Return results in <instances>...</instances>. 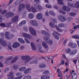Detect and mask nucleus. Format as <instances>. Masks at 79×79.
<instances>
[{
	"label": "nucleus",
	"instance_id": "f8f14e48",
	"mask_svg": "<svg viewBox=\"0 0 79 79\" xmlns=\"http://www.w3.org/2000/svg\"><path fill=\"white\" fill-rule=\"evenodd\" d=\"M77 49H75L71 51L70 53L69 54V55H70V56H73L74 55H75L77 53Z\"/></svg>",
	"mask_w": 79,
	"mask_h": 79
},
{
	"label": "nucleus",
	"instance_id": "a878e982",
	"mask_svg": "<svg viewBox=\"0 0 79 79\" xmlns=\"http://www.w3.org/2000/svg\"><path fill=\"white\" fill-rule=\"evenodd\" d=\"M65 52L66 53H70L71 52V49L70 48H68L65 50Z\"/></svg>",
	"mask_w": 79,
	"mask_h": 79
},
{
	"label": "nucleus",
	"instance_id": "680f3d73",
	"mask_svg": "<svg viewBox=\"0 0 79 79\" xmlns=\"http://www.w3.org/2000/svg\"><path fill=\"white\" fill-rule=\"evenodd\" d=\"M77 60H78V59H76L74 60L73 61V62L74 64H76V63H77Z\"/></svg>",
	"mask_w": 79,
	"mask_h": 79
},
{
	"label": "nucleus",
	"instance_id": "4be33fe9",
	"mask_svg": "<svg viewBox=\"0 0 79 79\" xmlns=\"http://www.w3.org/2000/svg\"><path fill=\"white\" fill-rule=\"evenodd\" d=\"M50 78V77L48 76H43L41 77V79H49Z\"/></svg>",
	"mask_w": 79,
	"mask_h": 79
},
{
	"label": "nucleus",
	"instance_id": "f257e3e1",
	"mask_svg": "<svg viewBox=\"0 0 79 79\" xmlns=\"http://www.w3.org/2000/svg\"><path fill=\"white\" fill-rule=\"evenodd\" d=\"M42 34L44 35V39L46 42L49 44L50 45H52L53 44V41L52 40H50V38H49L50 34L48 32L46 31H45L44 30L42 31Z\"/></svg>",
	"mask_w": 79,
	"mask_h": 79
},
{
	"label": "nucleus",
	"instance_id": "7c9ffc66",
	"mask_svg": "<svg viewBox=\"0 0 79 79\" xmlns=\"http://www.w3.org/2000/svg\"><path fill=\"white\" fill-rule=\"evenodd\" d=\"M31 70V69L30 68L26 69V70L24 71V74H27Z\"/></svg>",
	"mask_w": 79,
	"mask_h": 79
},
{
	"label": "nucleus",
	"instance_id": "338daca9",
	"mask_svg": "<svg viewBox=\"0 0 79 79\" xmlns=\"http://www.w3.org/2000/svg\"><path fill=\"white\" fill-rule=\"evenodd\" d=\"M68 42V40H65L64 42V45L65 46L66 43H67V42Z\"/></svg>",
	"mask_w": 79,
	"mask_h": 79
},
{
	"label": "nucleus",
	"instance_id": "6e6d98bb",
	"mask_svg": "<svg viewBox=\"0 0 79 79\" xmlns=\"http://www.w3.org/2000/svg\"><path fill=\"white\" fill-rule=\"evenodd\" d=\"M0 26L1 27H5V23H2L0 24Z\"/></svg>",
	"mask_w": 79,
	"mask_h": 79
},
{
	"label": "nucleus",
	"instance_id": "79ce46f5",
	"mask_svg": "<svg viewBox=\"0 0 79 79\" xmlns=\"http://www.w3.org/2000/svg\"><path fill=\"white\" fill-rule=\"evenodd\" d=\"M73 38V39H79V37L78 35H74L72 36Z\"/></svg>",
	"mask_w": 79,
	"mask_h": 79
},
{
	"label": "nucleus",
	"instance_id": "de8ad7c7",
	"mask_svg": "<svg viewBox=\"0 0 79 79\" xmlns=\"http://www.w3.org/2000/svg\"><path fill=\"white\" fill-rule=\"evenodd\" d=\"M46 67V65L45 64H41V65L40 66V68H45Z\"/></svg>",
	"mask_w": 79,
	"mask_h": 79
},
{
	"label": "nucleus",
	"instance_id": "0e129e2a",
	"mask_svg": "<svg viewBox=\"0 0 79 79\" xmlns=\"http://www.w3.org/2000/svg\"><path fill=\"white\" fill-rule=\"evenodd\" d=\"M20 75H21V73L18 72L16 73V76H20Z\"/></svg>",
	"mask_w": 79,
	"mask_h": 79
},
{
	"label": "nucleus",
	"instance_id": "aec40b11",
	"mask_svg": "<svg viewBox=\"0 0 79 79\" xmlns=\"http://www.w3.org/2000/svg\"><path fill=\"white\" fill-rule=\"evenodd\" d=\"M30 44L33 50H36V48H35V45L33 43L31 42L30 43Z\"/></svg>",
	"mask_w": 79,
	"mask_h": 79
},
{
	"label": "nucleus",
	"instance_id": "864d4df0",
	"mask_svg": "<svg viewBox=\"0 0 79 79\" xmlns=\"http://www.w3.org/2000/svg\"><path fill=\"white\" fill-rule=\"evenodd\" d=\"M13 58V56H11L10 57H9L7 59H6V61H8V60H11V59Z\"/></svg>",
	"mask_w": 79,
	"mask_h": 79
},
{
	"label": "nucleus",
	"instance_id": "f3484780",
	"mask_svg": "<svg viewBox=\"0 0 79 79\" xmlns=\"http://www.w3.org/2000/svg\"><path fill=\"white\" fill-rule=\"evenodd\" d=\"M22 36L25 37H27L28 39H31L32 36L29 34H27L26 33H24L22 34Z\"/></svg>",
	"mask_w": 79,
	"mask_h": 79
},
{
	"label": "nucleus",
	"instance_id": "6ab92c4d",
	"mask_svg": "<svg viewBox=\"0 0 79 79\" xmlns=\"http://www.w3.org/2000/svg\"><path fill=\"white\" fill-rule=\"evenodd\" d=\"M6 37L7 39H11V38L10 37V33L8 32H5Z\"/></svg>",
	"mask_w": 79,
	"mask_h": 79
},
{
	"label": "nucleus",
	"instance_id": "20e7f679",
	"mask_svg": "<svg viewBox=\"0 0 79 79\" xmlns=\"http://www.w3.org/2000/svg\"><path fill=\"white\" fill-rule=\"evenodd\" d=\"M69 47H71L72 48H76L77 46V44L76 43H74L72 42H70L68 44Z\"/></svg>",
	"mask_w": 79,
	"mask_h": 79
},
{
	"label": "nucleus",
	"instance_id": "5701e85b",
	"mask_svg": "<svg viewBox=\"0 0 79 79\" xmlns=\"http://www.w3.org/2000/svg\"><path fill=\"white\" fill-rule=\"evenodd\" d=\"M42 45L45 48L47 49L48 48V45H47V44L44 42H42Z\"/></svg>",
	"mask_w": 79,
	"mask_h": 79
},
{
	"label": "nucleus",
	"instance_id": "e2e57ef3",
	"mask_svg": "<svg viewBox=\"0 0 79 79\" xmlns=\"http://www.w3.org/2000/svg\"><path fill=\"white\" fill-rule=\"evenodd\" d=\"M34 2L36 3H40V0H35Z\"/></svg>",
	"mask_w": 79,
	"mask_h": 79
},
{
	"label": "nucleus",
	"instance_id": "c9c22d12",
	"mask_svg": "<svg viewBox=\"0 0 79 79\" xmlns=\"http://www.w3.org/2000/svg\"><path fill=\"white\" fill-rule=\"evenodd\" d=\"M49 13L50 15L52 16H55V13L53 12V11H50Z\"/></svg>",
	"mask_w": 79,
	"mask_h": 79
},
{
	"label": "nucleus",
	"instance_id": "412c9836",
	"mask_svg": "<svg viewBox=\"0 0 79 79\" xmlns=\"http://www.w3.org/2000/svg\"><path fill=\"white\" fill-rule=\"evenodd\" d=\"M26 24V20H24L21 22L19 23V26H22L23 25H24V24Z\"/></svg>",
	"mask_w": 79,
	"mask_h": 79
},
{
	"label": "nucleus",
	"instance_id": "dca6fc26",
	"mask_svg": "<svg viewBox=\"0 0 79 79\" xmlns=\"http://www.w3.org/2000/svg\"><path fill=\"white\" fill-rule=\"evenodd\" d=\"M25 8V5L24 4H20L19 7V11H21L22 10H23Z\"/></svg>",
	"mask_w": 79,
	"mask_h": 79
},
{
	"label": "nucleus",
	"instance_id": "603ef678",
	"mask_svg": "<svg viewBox=\"0 0 79 79\" xmlns=\"http://www.w3.org/2000/svg\"><path fill=\"white\" fill-rule=\"evenodd\" d=\"M24 40H25V41L26 42H27V44L30 43V41L27 39L26 38H25Z\"/></svg>",
	"mask_w": 79,
	"mask_h": 79
},
{
	"label": "nucleus",
	"instance_id": "ea45409f",
	"mask_svg": "<svg viewBox=\"0 0 79 79\" xmlns=\"http://www.w3.org/2000/svg\"><path fill=\"white\" fill-rule=\"evenodd\" d=\"M49 24L51 27L54 28V27H55V26H54V24H53V23H52V22H50Z\"/></svg>",
	"mask_w": 79,
	"mask_h": 79
},
{
	"label": "nucleus",
	"instance_id": "9d476101",
	"mask_svg": "<svg viewBox=\"0 0 79 79\" xmlns=\"http://www.w3.org/2000/svg\"><path fill=\"white\" fill-rule=\"evenodd\" d=\"M0 43L2 45L3 47L6 46V42L3 39H0Z\"/></svg>",
	"mask_w": 79,
	"mask_h": 79
},
{
	"label": "nucleus",
	"instance_id": "39448f33",
	"mask_svg": "<svg viewBox=\"0 0 79 79\" xmlns=\"http://www.w3.org/2000/svg\"><path fill=\"white\" fill-rule=\"evenodd\" d=\"M29 30L33 35H36V31L32 27H30L29 28Z\"/></svg>",
	"mask_w": 79,
	"mask_h": 79
},
{
	"label": "nucleus",
	"instance_id": "c03bdc74",
	"mask_svg": "<svg viewBox=\"0 0 79 79\" xmlns=\"http://www.w3.org/2000/svg\"><path fill=\"white\" fill-rule=\"evenodd\" d=\"M13 67L14 68V69L15 70H16V69H17L19 68L18 67V65H14L13 66Z\"/></svg>",
	"mask_w": 79,
	"mask_h": 79
},
{
	"label": "nucleus",
	"instance_id": "ddd939ff",
	"mask_svg": "<svg viewBox=\"0 0 79 79\" xmlns=\"http://www.w3.org/2000/svg\"><path fill=\"white\" fill-rule=\"evenodd\" d=\"M56 34L58 35H60V34H59L58 33V32L55 31H54V32L53 33H52V35L55 38V39H57V40H58V39H59V37L58 36H57V35H56Z\"/></svg>",
	"mask_w": 79,
	"mask_h": 79
},
{
	"label": "nucleus",
	"instance_id": "423d86ee",
	"mask_svg": "<svg viewBox=\"0 0 79 79\" xmlns=\"http://www.w3.org/2000/svg\"><path fill=\"white\" fill-rule=\"evenodd\" d=\"M30 24L33 26H38L39 23L37 22L35 20H31L30 22Z\"/></svg>",
	"mask_w": 79,
	"mask_h": 79
},
{
	"label": "nucleus",
	"instance_id": "6e6552de",
	"mask_svg": "<svg viewBox=\"0 0 79 79\" xmlns=\"http://www.w3.org/2000/svg\"><path fill=\"white\" fill-rule=\"evenodd\" d=\"M58 18L59 20L61 22H64V21H66L67 19L66 17L62 15H59Z\"/></svg>",
	"mask_w": 79,
	"mask_h": 79
},
{
	"label": "nucleus",
	"instance_id": "37998d69",
	"mask_svg": "<svg viewBox=\"0 0 79 79\" xmlns=\"http://www.w3.org/2000/svg\"><path fill=\"white\" fill-rule=\"evenodd\" d=\"M20 3H21V2L19 0H18L15 2V5H19Z\"/></svg>",
	"mask_w": 79,
	"mask_h": 79
},
{
	"label": "nucleus",
	"instance_id": "a211bd4d",
	"mask_svg": "<svg viewBox=\"0 0 79 79\" xmlns=\"http://www.w3.org/2000/svg\"><path fill=\"white\" fill-rule=\"evenodd\" d=\"M62 9L64 10H66V11H69L71 10L70 8L67 7L65 6H63Z\"/></svg>",
	"mask_w": 79,
	"mask_h": 79
},
{
	"label": "nucleus",
	"instance_id": "774afa93",
	"mask_svg": "<svg viewBox=\"0 0 79 79\" xmlns=\"http://www.w3.org/2000/svg\"><path fill=\"white\" fill-rule=\"evenodd\" d=\"M45 59L47 61H49V57H47V56L45 57Z\"/></svg>",
	"mask_w": 79,
	"mask_h": 79
},
{
	"label": "nucleus",
	"instance_id": "13d9d810",
	"mask_svg": "<svg viewBox=\"0 0 79 79\" xmlns=\"http://www.w3.org/2000/svg\"><path fill=\"white\" fill-rule=\"evenodd\" d=\"M37 18L38 19H40V13H38L36 15Z\"/></svg>",
	"mask_w": 79,
	"mask_h": 79
},
{
	"label": "nucleus",
	"instance_id": "f03ea898",
	"mask_svg": "<svg viewBox=\"0 0 79 79\" xmlns=\"http://www.w3.org/2000/svg\"><path fill=\"white\" fill-rule=\"evenodd\" d=\"M68 5L70 7H75L77 9L79 8V1H77L75 4H72L70 2H68Z\"/></svg>",
	"mask_w": 79,
	"mask_h": 79
},
{
	"label": "nucleus",
	"instance_id": "f704fd0d",
	"mask_svg": "<svg viewBox=\"0 0 79 79\" xmlns=\"http://www.w3.org/2000/svg\"><path fill=\"white\" fill-rule=\"evenodd\" d=\"M50 73L49 71L46 70L43 72V74H48Z\"/></svg>",
	"mask_w": 79,
	"mask_h": 79
},
{
	"label": "nucleus",
	"instance_id": "2f4dec72",
	"mask_svg": "<svg viewBox=\"0 0 79 79\" xmlns=\"http://www.w3.org/2000/svg\"><path fill=\"white\" fill-rule=\"evenodd\" d=\"M31 76L30 75H28L27 76H25L24 77L23 79H31Z\"/></svg>",
	"mask_w": 79,
	"mask_h": 79
},
{
	"label": "nucleus",
	"instance_id": "7ed1b4c3",
	"mask_svg": "<svg viewBox=\"0 0 79 79\" xmlns=\"http://www.w3.org/2000/svg\"><path fill=\"white\" fill-rule=\"evenodd\" d=\"M21 58L23 61H25V63L26 64L29 62V61H31L32 60V58H30V56H21Z\"/></svg>",
	"mask_w": 79,
	"mask_h": 79
},
{
	"label": "nucleus",
	"instance_id": "2eb2a0df",
	"mask_svg": "<svg viewBox=\"0 0 79 79\" xmlns=\"http://www.w3.org/2000/svg\"><path fill=\"white\" fill-rule=\"evenodd\" d=\"M18 15L15 16L11 19L12 23L17 22L18 21Z\"/></svg>",
	"mask_w": 79,
	"mask_h": 79
},
{
	"label": "nucleus",
	"instance_id": "72a5a7b5",
	"mask_svg": "<svg viewBox=\"0 0 79 79\" xmlns=\"http://www.w3.org/2000/svg\"><path fill=\"white\" fill-rule=\"evenodd\" d=\"M58 26L60 28L63 27L64 26V24L63 23H60L58 25Z\"/></svg>",
	"mask_w": 79,
	"mask_h": 79
},
{
	"label": "nucleus",
	"instance_id": "4c0bfd02",
	"mask_svg": "<svg viewBox=\"0 0 79 79\" xmlns=\"http://www.w3.org/2000/svg\"><path fill=\"white\" fill-rule=\"evenodd\" d=\"M59 11L60 12V13H62L63 15H66V12L63 10H59Z\"/></svg>",
	"mask_w": 79,
	"mask_h": 79
},
{
	"label": "nucleus",
	"instance_id": "69168bd1",
	"mask_svg": "<svg viewBox=\"0 0 79 79\" xmlns=\"http://www.w3.org/2000/svg\"><path fill=\"white\" fill-rule=\"evenodd\" d=\"M6 13V10H4L2 11V15H5Z\"/></svg>",
	"mask_w": 79,
	"mask_h": 79
},
{
	"label": "nucleus",
	"instance_id": "9b49d317",
	"mask_svg": "<svg viewBox=\"0 0 79 79\" xmlns=\"http://www.w3.org/2000/svg\"><path fill=\"white\" fill-rule=\"evenodd\" d=\"M20 46V44L18 42H15L13 43V44L12 45V47L14 48H16Z\"/></svg>",
	"mask_w": 79,
	"mask_h": 79
},
{
	"label": "nucleus",
	"instance_id": "3c124183",
	"mask_svg": "<svg viewBox=\"0 0 79 79\" xmlns=\"http://www.w3.org/2000/svg\"><path fill=\"white\" fill-rule=\"evenodd\" d=\"M45 6L46 8H52V6L48 4H46Z\"/></svg>",
	"mask_w": 79,
	"mask_h": 79
},
{
	"label": "nucleus",
	"instance_id": "1a4fd4ad",
	"mask_svg": "<svg viewBox=\"0 0 79 79\" xmlns=\"http://www.w3.org/2000/svg\"><path fill=\"white\" fill-rule=\"evenodd\" d=\"M5 16L7 18H9L13 17L14 16V14L12 12H8L6 14Z\"/></svg>",
	"mask_w": 79,
	"mask_h": 79
},
{
	"label": "nucleus",
	"instance_id": "c756f323",
	"mask_svg": "<svg viewBox=\"0 0 79 79\" xmlns=\"http://www.w3.org/2000/svg\"><path fill=\"white\" fill-rule=\"evenodd\" d=\"M26 69V68L24 67H21V68H19V71L21 72V71H24Z\"/></svg>",
	"mask_w": 79,
	"mask_h": 79
},
{
	"label": "nucleus",
	"instance_id": "5fc2aeb1",
	"mask_svg": "<svg viewBox=\"0 0 79 79\" xmlns=\"http://www.w3.org/2000/svg\"><path fill=\"white\" fill-rule=\"evenodd\" d=\"M23 77V76H21L17 77H15L14 79H21Z\"/></svg>",
	"mask_w": 79,
	"mask_h": 79
},
{
	"label": "nucleus",
	"instance_id": "b1692460",
	"mask_svg": "<svg viewBox=\"0 0 79 79\" xmlns=\"http://www.w3.org/2000/svg\"><path fill=\"white\" fill-rule=\"evenodd\" d=\"M18 40L19 42L21 43V44H25V41H24V40H23V39L21 38H19L18 39Z\"/></svg>",
	"mask_w": 79,
	"mask_h": 79
},
{
	"label": "nucleus",
	"instance_id": "0eeeda50",
	"mask_svg": "<svg viewBox=\"0 0 79 79\" xmlns=\"http://www.w3.org/2000/svg\"><path fill=\"white\" fill-rule=\"evenodd\" d=\"M58 18L59 20L61 22H64V21H66L67 19L66 17L62 15H59Z\"/></svg>",
	"mask_w": 79,
	"mask_h": 79
},
{
	"label": "nucleus",
	"instance_id": "09e8293b",
	"mask_svg": "<svg viewBox=\"0 0 79 79\" xmlns=\"http://www.w3.org/2000/svg\"><path fill=\"white\" fill-rule=\"evenodd\" d=\"M10 70V68H7L5 69L4 70V72L5 73H6V71H8Z\"/></svg>",
	"mask_w": 79,
	"mask_h": 79
},
{
	"label": "nucleus",
	"instance_id": "4d7b16f0",
	"mask_svg": "<svg viewBox=\"0 0 79 79\" xmlns=\"http://www.w3.org/2000/svg\"><path fill=\"white\" fill-rule=\"evenodd\" d=\"M52 21L54 24L57 23V21L56 19H52Z\"/></svg>",
	"mask_w": 79,
	"mask_h": 79
},
{
	"label": "nucleus",
	"instance_id": "393cba45",
	"mask_svg": "<svg viewBox=\"0 0 79 79\" xmlns=\"http://www.w3.org/2000/svg\"><path fill=\"white\" fill-rule=\"evenodd\" d=\"M26 6L27 10H28V11H31V9L30 5H29V4H26Z\"/></svg>",
	"mask_w": 79,
	"mask_h": 79
},
{
	"label": "nucleus",
	"instance_id": "4468645a",
	"mask_svg": "<svg viewBox=\"0 0 79 79\" xmlns=\"http://www.w3.org/2000/svg\"><path fill=\"white\" fill-rule=\"evenodd\" d=\"M70 75L72 76V79H76L77 78V73H72L71 72H70Z\"/></svg>",
	"mask_w": 79,
	"mask_h": 79
},
{
	"label": "nucleus",
	"instance_id": "052dcab7",
	"mask_svg": "<svg viewBox=\"0 0 79 79\" xmlns=\"http://www.w3.org/2000/svg\"><path fill=\"white\" fill-rule=\"evenodd\" d=\"M13 73L12 72H10V74L8 76H10V77H13L12 76H13Z\"/></svg>",
	"mask_w": 79,
	"mask_h": 79
},
{
	"label": "nucleus",
	"instance_id": "8fccbe9b",
	"mask_svg": "<svg viewBox=\"0 0 79 79\" xmlns=\"http://www.w3.org/2000/svg\"><path fill=\"white\" fill-rule=\"evenodd\" d=\"M58 77H61L63 76V75L62 74V73H61V71H60L59 73H58Z\"/></svg>",
	"mask_w": 79,
	"mask_h": 79
},
{
	"label": "nucleus",
	"instance_id": "bb28decb",
	"mask_svg": "<svg viewBox=\"0 0 79 79\" xmlns=\"http://www.w3.org/2000/svg\"><path fill=\"white\" fill-rule=\"evenodd\" d=\"M17 60H18V57L17 56L15 57L11 61V63H15V62Z\"/></svg>",
	"mask_w": 79,
	"mask_h": 79
},
{
	"label": "nucleus",
	"instance_id": "473e14b6",
	"mask_svg": "<svg viewBox=\"0 0 79 79\" xmlns=\"http://www.w3.org/2000/svg\"><path fill=\"white\" fill-rule=\"evenodd\" d=\"M31 10L33 13H35V12H37V10H36V9L34 8V7H31Z\"/></svg>",
	"mask_w": 79,
	"mask_h": 79
},
{
	"label": "nucleus",
	"instance_id": "cd10ccee",
	"mask_svg": "<svg viewBox=\"0 0 79 79\" xmlns=\"http://www.w3.org/2000/svg\"><path fill=\"white\" fill-rule=\"evenodd\" d=\"M28 17L29 18H30V19H32L34 18V15L31 13H30L28 14Z\"/></svg>",
	"mask_w": 79,
	"mask_h": 79
},
{
	"label": "nucleus",
	"instance_id": "58836bf2",
	"mask_svg": "<svg viewBox=\"0 0 79 79\" xmlns=\"http://www.w3.org/2000/svg\"><path fill=\"white\" fill-rule=\"evenodd\" d=\"M58 3L60 5H64L63 1L61 0H57Z\"/></svg>",
	"mask_w": 79,
	"mask_h": 79
},
{
	"label": "nucleus",
	"instance_id": "c85d7f7f",
	"mask_svg": "<svg viewBox=\"0 0 79 79\" xmlns=\"http://www.w3.org/2000/svg\"><path fill=\"white\" fill-rule=\"evenodd\" d=\"M37 62H38V60H32L30 62V64H34V63H35L37 64Z\"/></svg>",
	"mask_w": 79,
	"mask_h": 79
},
{
	"label": "nucleus",
	"instance_id": "a19ab883",
	"mask_svg": "<svg viewBox=\"0 0 79 79\" xmlns=\"http://www.w3.org/2000/svg\"><path fill=\"white\" fill-rule=\"evenodd\" d=\"M61 63L60 64V65H63V64H64V60L63 59H62L61 60Z\"/></svg>",
	"mask_w": 79,
	"mask_h": 79
},
{
	"label": "nucleus",
	"instance_id": "49530a36",
	"mask_svg": "<svg viewBox=\"0 0 79 79\" xmlns=\"http://www.w3.org/2000/svg\"><path fill=\"white\" fill-rule=\"evenodd\" d=\"M35 6L37 10H40V5H39L36 4L35 5Z\"/></svg>",
	"mask_w": 79,
	"mask_h": 79
},
{
	"label": "nucleus",
	"instance_id": "bf43d9fd",
	"mask_svg": "<svg viewBox=\"0 0 79 79\" xmlns=\"http://www.w3.org/2000/svg\"><path fill=\"white\" fill-rule=\"evenodd\" d=\"M11 24H12V22L7 23L6 24L7 27H10Z\"/></svg>",
	"mask_w": 79,
	"mask_h": 79
},
{
	"label": "nucleus",
	"instance_id": "e433bc0d",
	"mask_svg": "<svg viewBox=\"0 0 79 79\" xmlns=\"http://www.w3.org/2000/svg\"><path fill=\"white\" fill-rule=\"evenodd\" d=\"M56 29L57 30V31H59V32H62V31L61 29H60L58 26H56Z\"/></svg>",
	"mask_w": 79,
	"mask_h": 79
},
{
	"label": "nucleus",
	"instance_id": "a18cd8bd",
	"mask_svg": "<svg viewBox=\"0 0 79 79\" xmlns=\"http://www.w3.org/2000/svg\"><path fill=\"white\" fill-rule=\"evenodd\" d=\"M70 15L72 16H75L77 15L76 13H70Z\"/></svg>",
	"mask_w": 79,
	"mask_h": 79
}]
</instances>
